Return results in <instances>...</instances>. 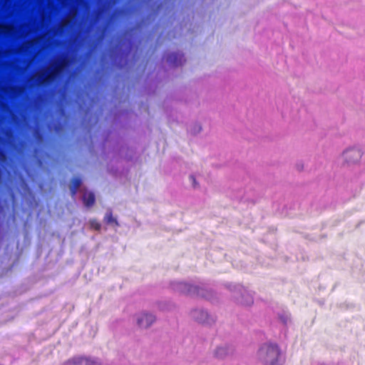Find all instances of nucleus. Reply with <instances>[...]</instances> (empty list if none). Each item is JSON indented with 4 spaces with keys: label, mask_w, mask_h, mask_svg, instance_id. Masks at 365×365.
I'll list each match as a JSON object with an SVG mask.
<instances>
[{
    "label": "nucleus",
    "mask_w": 365,
    "mask_h": 365,
    "mask_svg": "<svg viewBox=\"0 0 365 365\" xmlns=\"http://www.w3.org/2000/svg\"><path fill=\"white\" fill-rule=\"evenodd\" d=\"M133 322L139 329H148L156 322V316L153 312L142 310L133 315Z\"/></svg>",
    "instance_id": "f03ea898"
},
{
    "label": "nucleus",
    "mask_w": 365,
    "mask_h": 365,
    "mask_svg": "<svg viewBox=\"0 0 365 365\" xmlns=\"http://www.w3.org/2000/svg\"><path fill=\"white\" fill-rule=\"evenodd\" d=\"M66 62L65 61H59L57 62L52 68L51 72L46 76V73H42L41 75H39L38 77V80H41L43 82L50 81L53 80L55 76L60 73L63 68L66 66Z\"/></svg>",
    "instance_id": "39448f33"
},
{
    "label": "nucleus",
    "mask_w": 365,
    "mask_h": 365,
    "mask_svg": "<svg viewBox=\"0 0 365 365\" xmlns=\"http://www.w3.org/2000/svg\"><path fill=\"white\" fill-rule=\"evenodd\" d=\"M83 201L87 206L91 205L94 202V195L91 192H85L83 195Z\"/></svg>",
    "instance_id": "1a4fd4ad"
},
{
    "label": "nucleus",
    "mask_w": 365,
    "mask_h": 365,
    "mask_svg": "<svg viewBox=\"0 0 365 365\" xmlns=\"http://www.w3.org/2000/svg\"><path fill=\"white\" fill-rule=\"evenodd\" d=\"M91 226L95 230H98L100 227V225L97 222L94 221L91 222Z\"/></svg>",
    "instance_id": "f8f14e48"
},
{
    "label": "nucleus",
    "mask_w": 365,
    "mask_h": 365,
    "mask_svg": "<svg viewBox=\"0 0 365 365\" xmlns=\"http://www.w3.org/2000/svg\"><path fill=\"white\" fill-rule=\"evenodd\" d=\"M257 359L266 365H283L284 359L278 346L274 344H262L257 352Z\"/></svg>",
    "instance_id": "f257e3e1"
},
{
    "label": "nucleus",
    "mask_w": 365,
    "mask_h": 365,
    "mask_svg": "<svg viewBox=\"0 0 365 365\" xmlns=\"http://www.w3.org/2000/svg\"><path fill=\"white\" fill-rule=\"evenodd\" d=\"M79 186H80L79 180L75 179L71 182L70 189L73 192V190L77 189Z\"/></svg>",
    "instance_id": "9d476101"
},
{
    "label": "nucleus",
    "mask_w": 365,
    "mask_h": 365,
    "mask_svg": "<svg viewBox=\"0 0 365 365\" xmlns=\"http://www.w3.org/2000/svg\"><path fill=\"white\" fill-rule=\"evenodd\" d=\"M182 292L192 296L198 295L200 294V288L195 284H185L183 285Z\"/></svg>",
    "instance_id": "423d86ee"
},
{
    "label": "nucleus",
    "mask_w": 365,
    "mask_h": 365,
    "mask_svg": "<svg viewBox=\"0 0 365 365\" xmlns=\"http://www.w3.org/2000/svg\"><path fill=\"white\" fill-rule=\"evenodd\" d=\"M62 365H102L99 359L76 355L66 359Z\"/></svg>",
    "instance_id": "20e7f679"
},
{
    "label": "nucleus",
    "mask_w": 365,
    "mask_h": 365,
    "mask_svg": "<svg viewBox=\"0 0 365 365\" xmlns=\"http://www.w3.org/2000/svg\"><path fill=\"white\" fill-rule=\"evenodd\" d=\"M189 181L190 182L192 187L197 188V187H199V183H198V182H197V179H196V178L195 176L190 175L189 177Z\"/></svg>",
    "instance_id": "9b49d317"
},
{
    "label": "nucleus",
    "mask_w": 365,
    "mask_h": 365,
    "mask_svg": "<svg viewBox=\"0 0 365 365\" xmlns=\"http://www.w3.org/2000/svg\"><path fill=\"white\" fill-rule=\"evenodd\" d=\"M361 150L356 146L346 148L341 153V159L344 164L351 165L358 163L361 158Z\"/></svg>",
    "instance_id": "7ed1b4c3"
},
{
    "label": "nucleus",
    "mask_w": 365,
    "mask_h": 365,
    "mask_svg": "<svg viewBox=\"0 0 365 365\" xmlns=\"http://www.w3.org/2000/svg\"><path fill=\"white\" fill-rule=\"evenodd\" d=\"M207 312L197 310L193 313V317L200 322H203L207 317Z\"/></svg>",
    "instance_id": "6e6552de"
},
{
    "label": "nucleus",
    "mask_w": 365,
    "mask_h": 365,
    "mask_svg": "<svg viewBox=\"0 0 365 365\" xmlns=\"http://www.w3.org/2000/svg\"><path fill=\"white\" fill-rule=\"evenodd\" d=\"M214 355L217 358L223 359L228 355V348L227 346H218L214 350Z\"/></svg>",
    "instance_id": "0eeeda50"
}]
</instances>
